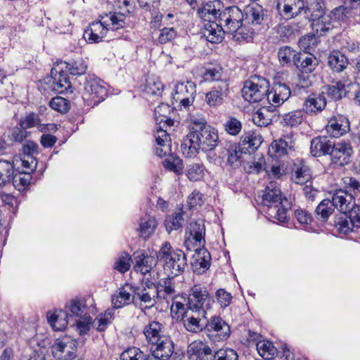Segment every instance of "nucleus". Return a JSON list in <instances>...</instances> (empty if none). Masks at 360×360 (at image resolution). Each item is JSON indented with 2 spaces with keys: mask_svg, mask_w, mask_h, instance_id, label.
<instances>
[{
  "mask_svg": "<svg viewBox=\"0 0 360 360\" xmlns=\"http://www.w3.org/2000/svg\"><path fill=\"white\" fill-rule=\"evenodd\" d=\"M49 106L60 113L67 112L70 108V101L61 96L53 98L49 102Z\"/></svg>",
  "mask_w": 360,
  "mask_h": 360,
  "instance_id": "13d9d810",
  "label": "nucleus"
},
{
  "mask_svg": "<svg viewBox=\"0 0 360 360\" xmlns=\"http://www.w3.org/2000/svg\"><path fill=\"white\" fill-rule=\"evenodd\" d=\"M214 360H238L237 352L230 348H221L217 351L214 356Z\"/></svg>",
  "mask_w": 360,
  "mask_h": 360,
  "instance_id": "0e129e2a",
  "label": "nucleus"
},
{
  "mask_svg": "<svg viewBox=\"0 0 360 360\" xmlns=\"http://www.w3.org/2000/svg\"><path fill=\"white\" fill-rule=\"evenodd\" d=\"M226 32L219 22H207L202 32L206 39L213 44L222 41L224 35Z\"/></svg>",
  "mask_w": 360,
  "mask_h": 360,
  "instance_id": "393cba45",
  "label": "nucleus"
},
{
  "mask_svg": "<svg viewBox=\"0 0 360 360\" xmlns=\"http://www.w3.org/2000/svg\"><path fill=\"white\" fill-rule=\"evenodd\" d=\"M85 94L89 96L95 103L103 101L107 96V89L104 82L101 79L92 77L86 80L84 84Z\"/></svg>",
  "mask_w": 360,
  "mask_h": 360,
  "instance_id": "ddd939ff",
  "label": "nucleus"
},
{
  "mask_svg": "<svg viewBox=\"0 0 360 360\" xmlns=\"http://www.w3.org/2000/svg\"><path fill=\"white\" fill-rule=\"evenodd\" d=\"M298 52L288 46H284L279 49L278 51V58L282 65L290 66L293 64L295 57Z\"/></svg>",
  "mask_w": 360,
  "mask_h": 360,
  "instance_id": "a18cd8bd",
  "label": "nucleus"
},
{
  "mask_svg": "<svg viewBox=\"0 0 360 360\" xmlns=\"http://www.w3.org/2000/svg\"><path fill=\"white\" fill-rule=\"evenodd\" d=\"M214 304L213 299L209 296L206 287L195 285L191 290L186 306L183 303L175 301L171 306V312L179 315H185L186 309L193 313L205 315L210 311Z\"/></svg>",
  "mask_w": 360,
  "mask_h": 360,
  "instance_id": "f03ea898",
  "label": "nucleus"
},
{
  "mask_svg": "<svg viewBox=\"0 0 360 360\" xmlns=\"http://www.w3.org/2000/svg\"><path fill=\"white\" fill-rule=\"evenodd\" d=\"M196 86L193 82H179L175 85L174 99L179 102L185 108L191 105L194 101L196 94Z\"/></svg>",
  "mask_w": 360,
  "mask_h": 360,
  "instance_id": "0eeeda50",
  "label": "nucleus"
},
{
  "mask_svg": "<svg viewBox=\"0 0 360 360\" xmlns=\"http://www.w3.org/2000/svg\"><path fill=\"white\" fill-rule=\"evenodd\" d=\"M77 341L70 337L57 339L51 347L53 356L58 360L73 359L76 356Z\"/></svg>",
  "mask_w": 360,
  "mask_h": 360,
  "instance_id": "423d86ee",
  "label": "nucleus"
},
{
  "mask_svg": "<svg viewBox=\"0 0 360 360\" xmlns=\"http://www.w3.org/2000/svg\"><path fill=\"white\" fill-rule=\"evenodd\" d=\"M274 106H262L252 115L253 122L258 127H266L269 125L275 117Z\"/></svg>",
  "mask_w": 360,
  "mask_h": 360,
  "instance_id": "c756f323",
  "label": "nucleus"
},
{
  "mask_svg": "<svg viewBox=\"0 0 360 360\" xmlns=\"http://www.w3.org/2000/svg\"><path fill=\"white\" fill-rule=\"evenodd\" d=\"M262 138L255 134H246L240 138V146L244 153L255 152L261 145Z\"/></svg>",
  "mask_w": 360,
  "mask_h": 360,
  "instance_id": "f704fd0d",
  "label": "nucleus"
},
{
  "mask_svg": "<svg viewBox=\"0 0 360 360\" xmlns=\"http://www.w3.org/2000/svg\"><path fill=\"white\" fill-rule=\"evenodd\" d=\"M228 93L229 83L226 80H221L206 94L205 101L210 107H217L223 103Z\"/></svg>",
  "mask_w": 360,
  "mask_h": 360,
  "instance_id": "2eb2a0df",
  "label": "nucleus"
},
{
  "mask_svg": "<svg viewBox=\"0 0 360 360\" xmlns=\"http://www.w3.org/2000/svg\"><path fill=\"white\" fill-rule=\"evenodd\" d=\"M18 173L13 174V179L11 182H13V184L15 187H18V189L20 190L30 184L32 176L31 173L26 170L22 169V171H20L18 169Z\"/></svg>",
  "mask_w": 360,
  "mask_h": 360,
  "instance_id": "3c124183",
  "label": "nucleus"
},
{
  "mask_svg": "<svg viewBox=\"0 0 360 360\" xmlns=\"http://www.w3.org/2000/svg\"><path fill=\"white\" fill-rule=\"evenodd\" d=\"M333 142L326 137H315L311 141L310 153L314 157L329 155Z\"/></svg>",
  "mask_w": 360,
  "mask_h": 360,
  "instance_id": "bb28decb",
  "label": "nucleus"
},
{
  "mask_svg": "<svg viewBox=\"0 0 360 360\" xmlns=\"http://www.w3.org/2000/svg\"><path fill=\"white\" fill-rule=\"evenodd\" d=\"M311 179L310 169L305 165L296 167L292 173V180L297 184H307Z\"/></svg>",
  "mask_w": 360,
  "mask_h": 360,
  "instance_id": "c03bdc74",
  "label": "nucleus"
},
{
  "mask_svg": "<svg viewBox=\"0 0 360 360\" xmlns=\"http://www.w3.org/2000/svg\"><path fill=\"white\" fill-rule=\"evenodd\" d=\"M53 89L63 93L71 87V83L67 74L63 70H58L56 68L51 70Z\"/></svg>",
  "mask_w": 360,
  "mask_h": 360,
  "instance_id": "cd10ccee",
  "label": "nucleus"
},
{
  "mask_svg": "<svg viewBox=\"0 0 360 360\" xmlns=\"http://www.w3.org/2000/svg\"><path fill=\"white\" fill-rule=\"evenodd\" d=\"M311 27L317 34L323 35V33L328 31L330 28V18L329 15L323 14L321 17L317 19L311 20Z\"/></svg>",
  "mask_w": 360,
  "mask_h": 360,
  "instance_id": "09e8293b",
  "label": "nucleus"
},
{
  "mask_svg": "<svg viewBox=\"0 0 360 360\" xmlns=\"http://www.w3.org/2000/svg\"><path fill=\"white\" fill-rule=\"evenodd\" d=\"M153 345L150 349L151 355L158 360H167L174 352L173 342L167 338H163L160 342Z\"/></svg>",
  "mask_w": 360,
  "mask_h": 360,
  "instance_id": "4be33fe9",
  "label": "nucleus"
},
{
  "mask_svg": "<svg viewBox=\"0 0 360 360\" xmlns=\"http://www.w3.org/2000/svg\"><path fill=\"white\" fill-rule=\"evenodd\" d=\"M276 8L282 18L290 20L302 13L303 0H277Z\"/></svg>",
  "mask_w": 360,
  "mask_h": 360,
  "instance_id": "f8f14e48",
  "label": "nucleus"
},
{
  "mask_svg": "<svg viewBox=\"0 0 360 360\" xmlns=\"http://www.w3.org/2000/svg\"><path fill=\"white\" fill-rule=\"evenodd\" d=\"M326 130L330 136L338 138L349 130V120L341 115L333 116L329 120Z\"/></svg>",
  "mask_w": 360,
  "mask_h": 360,
  "instance_id": "f3484780",
  "label": "nucleus"
},
{
  "mask_svg": "<svg viewBox=\"0 0 360 360\" xmlns=\"http://www.w3.org/2000/svg\"><path fill=\"white\" fill-rule=\"evenodd\" d=\"M257 350L259 354L266 360L273 359L277 354V349L269 340L257 342Z\"/></svg>",
  "mask_w": 360,
  "mask_h": 360,
  "instance_id": "79ce46f5",
  "label": "nucleus"
},
{
  "mask_svg": "<svg viewBox=\"0 0 360 360\" xmlns=\"http://www.w3.org/2000/svg\"><path fill=\"white\" fill-rule=\"evenodd\" d=\"M146 355L140 349L131 347L124 350L120 355V360H144Z\"/></svg>",
  "mask_w": 360,
  "mask_h": 360,
  "instance_id": "680f3d73",
  "label": "nucleus"
},
{
  "mask_svg": "<svg viewBox=\"0 0 360 360\" xmlns=\"http://www.w3.org/2000/svg\"><path fill=\"white\" fill-rule=\"evenodd\" d=\"M218 22L227 33L234 34L238 41L252 38L255 34L252 29L245 27L244 14L238 6H229L220 11Z\"/></svg>",
  "mask_w": 360,
  "mask_h": 360,
  "instance_id": "7ed1b4c3",
  "label": "nucleus"
},
{
  "mask_svg": "<svg viewBox=\"0 0 360 360\" xmlns=\"http://www.w3.org/2000/svg\"><path fill=\"white\" fill-rule=\"evenodd\" d=\"M66 311V315H69L71 313L72 315H79L83 314L84 315H89V314H94L95 309L94 307H88L86 304V300L83 298H74L68 302L65 307ZM64 311L61 309H53V310L49 311L46 315H58L61 314Z\"/></svg>",
  "mask_w": 360,
  "mask_h": 360,
  "instance_id": "1a4fd4ad",
  "label": "nucleus"
},
{
  "mask_svg": "<svg viewBox=\"0 0 360 360\" xmlns=\"http://www.w3.org/2000/svg\"><path fill=\"white\" fill-rule=\"evenodd\" d=\"M205 168L202 164L193 163L189 165L186 169V175L191 181H199L204 176Z\"/></svg>",
  "mask_w": 360,
  "mask_h": 360,
  "instance_id": "4d7b16f0",
  "label": "nucleus"
},
{
  "mask_svg": "<svg viewBox=\"0 0 360 360\" xmlns=\"http://www.w3.org/2000/svg\"><path fill=\"white\" fill-rule=\"evenodd\" d=\"M150 286L149 290H147L146 288L143 289L136 288V295L142 302L147 304L146 308H149L153 305L155 297H160L156 285L154 283H150Z\"/></svg>",
  "mask_w": 360,
  "mask_h": 360,
  "instance_id": "4c0bfd02",
  "label": "nucleus"
},
{
  "mask_svg": "<svg viewBox=\"0 0 360 360\" xmlns=\"http://www.w3.org/2000/svg\"><path fill=\"white\" fill-rule=\"evenodd\" d=\"M154 136L158 145L155 149V154L158 157L162 158L170 151L169 145L168 143L170 141V138L166 130L162 129L161 127L157 129Z\"/></svg>",
  "mask_w": 360,
  "mask_h": 360,
  "instance_id": "7c9ffc66",
  "label": "nucleus"
},
{
  "mask_svg": "<svg viewBox=\"0 0 360 360\" xmlns=\"http://www.w3.org/2000/svg\"><path fill=\"white\" fill-rule=\"evenodd\" d=\"M262 202L269 208L274 205H281L282 202H288L287 199L282 198L280 188L276 183L271 181L266 187L262 194Z\"/></svg>",
  "mask_w": 360,
  "mask_h": 360,
  "instance_id": "6ab92c4d",
  "label": "nucleus"
},
{
  "mask_svg": "<svg viewBox=\"0 0 360 360\" xmlns=\"http://www.w3.org/2000/svg\"><path fill=\"white\" fill-rule=\"evenodd\" d=\"M186 234L188 240L193 241L196 245H201L205 243V226L202 221H192L186 228Z\"/></svg>",
  "mask_w": 360,
  "mask_h": 360,
  "instance_id": "c85d7f7f",
  "label": "nucleus"
},
{
  "mask_svg": "<svg viewBox=\"0 0 360 360\" xmlns=\"http://www.w3.org/2000/svg\"><path fill=\"white\" fill-rule=\"evenodd\" d=\"M162 330V326L158 321H153L145 328L144 335L151 344L158 343L162 339L161 338Z\"/></svg>",
  "mask_w": 360,
  "mask_h": 360,
  "instance_id": "ea45409f",
  "label": "nucleus"
},
{
  "mask_svg": "<svg viewBox=\"0 0 360 360\" xmlns=\"http://www.w3.org/2000/svg\"><path fill=\"white\" fill-rule=\"evenodd\" d=\"M187 217L186 212L182 209H179L176 212L167 215L165 219V226L167 231L170 233L172 231L178 230L181 228Z\"/></svg>",
  "mask_w": 360,
  "mask_h": 360,
  "instance_id": "2f4dec72",
  "label": "nucleus"
},
{
  "mask_svg": "<svg viewBox=\"0 0 360 360\" xmlns=\"http://www.w3.org/2000/svg\"><path fill=\"white\" fill-rule=\"evenodd\" d=\"M131 262V259L129 255L127 252H123L115 262V269L120 273H125L130 269Z\"/></svg>",
  "mask_w": 360,
  "mask_h": 360,
  "instance_id": "774afa93",
  "label": "nucleus"
},
{
  "mask_svg": "<svg viewBox=\"0 0 360 360\" xmlns=\"http://www.w3.org/2000/svg\"><path fill=\"white\" fill-rule=\"evenodd\" d=\"M348 65V58L339 51H332L327 58V65L333 73L342 72Z\"/></svg>",
  "mask_w": 360,
  "mask_h": 360,
  "instance_id": "b1692460",
  "label": "nucleus"
},
{
  "mask_svg": "<svg viewBox=\"0 0 360 360\" xmlns=\"http://www.w3.org/2000/svg\"><path fill=\"white\" fill-rule=\"evenodd\" d=\"M293 65L302 73H311L318 66L317 58L307 52H298L297 57L293 60Z\"/></svg>",
  "mask_w": 360,
  "mask_h": 360,
  "instance_id": "aec40b11",
  "label": "nucleus"
},
{
  "mask_svg": "<svg viewBox=\"0 0 360 360\" xmlns=\"http://www.w3.org/2000/svg\"><path fill=\"white\" fill-rule=\"evenodd\" d=\"M228 163L232 167H238L240 165V154L243 153L241 148L236 144H231L227 148Z\"/></svg>",
  "mask_w": 360,
  "mask_h": 360,
  "instance_id": "8fccbe9b",
  "label": "nucleus"
},
{
  "mask_svg": "<svg viewBox=\"0 0 360 360\" xmlns=\"http://www.w3.org/2000/svg\"><path fill=\"white\" fill-rule=\"evenodd\" d=\"M205 328L210 333V337L217 336L218 341L229 335V326L220 316H213L210 321L206 320Z\"/></svg>",
  "mask_w": 360,
  "mask_h": 360,
  "instance_id": "a211bd4d",
  "label": "nucleus"
},
{
  "mask_svg": "<svg viewBox=\"0 0 360 360\" xmlns=\"http://www.w3.org/2000/svg\"><path fill=\"white\" fill-rule=\"evenodd\" d=\"M108 29L100 21L93 22L84 30L83 37L89 43H98L106 36Z\"/></svg>",
  "mask_w": 360,
  "mask_h": 360,
  "instance_id": "412c9836",
  "label": "nucleus"
},
{
  "mask_svg": "<svg viewBox=\"0 0 360 360\" xmlns=\"http://www.w3.org/2000/svg\"><path fill=\"white\" fill-rule=\"evenodd\" d=\"M66 68L70 75L79 76L84 75L87 69V65L82 58L78 57L66 63Z\"/></svg>",
  "mask_w": 360,
  "mask_h": 360,
  "instance_id": "de8ad7c7",
  "label": "nucleus"
},
{
  "mask_svg": "<svg viewBox=\"0 0 360 360\" xmlns=\"http://www.w3.org/2000/svg\"><path fill=\"white\" fill-rule=\"evenodd\" d=\"M295 134L292 131L283 134L271 144L270 150L276 157H282L295 150Z\"/></svg>",
  "mask_w": 360,
  "mask_h": 360,
  "instance_id": "9d476101",
  "label": "nucleus"
},
{
  "mask_svg": "<svg viewBox=\"0 0 360 360\" xmlns=\"http://www.w3.org/2000/svg\"><path fill=\"white\" fill-rule=\"evenodd\" d=\"M264 169L270 178L279 179L285 174L284 164H281L278 161L266 165Z\"/></svg>",
  "mask_w": 360,
  "mask_h": 360,
  "instance_id": "864d4df0",
  "label": "nucleus"
},
{
  "mask_svg": "<svg viewBox=\"0 0 360 360\" xmlns=\"http://www.w3.org/2000/svg\"><path fill=\"white\" fill-rule=\"evenodd\" d=\"M290 89L285 84H275L271 91H268L266 98L271 106L276 107L282 105L290 96Z\"/></svg>",
  "mask_w": 360,
  "mask_h": 360,
  "instance_id": "dca6fc26",
  "label": "nucleus"
},
{
  "mask_svg": "<svg viewBox=\"0 0 360 360\" xmlns=\"http://www.w3.org/2000/svg\"><path fill=\"white\" fill-rule=\"evenodd\" d=\"M40 118L35 112H30L25 117H22L18 124L20 127L24 128L25 130L39 125Z\"/></svg>",
  "mask_w": 360,
  "mask_h": 360,
  "instance_id": "052dcab7",
  "label": "nucleus"
},
{
  "mask_svg": "<svg viewBox=\"0 0 360 360\" xmlns=\"http://www.w3.org/2000/svg\"><path fill=\"white\" fill-rule=\"evenodd\" d=\"M158 259H159L158 257H155L143 253L138 254L136 257L134 269L136 271H140L142 274H146L156 266Z\"/></svg>",
  "mask_w": 360,
  "mask_h": 360,
  "instance_id": "72a5a7b5",
  "label": "nucleus"
},
{
  "mask_svg": "<svg viewBox=\"0 0 360 360\" xmlns=\"http://www.w3.org/2000/svg\"><path fill=\"white\" fill-rule=\"evenodd\" d=\"M158 226V221L153 216L146 214L140 219L138 231L145 240L153 235Z\"/></svg>",
  "mask_w": 360,
  "mask_h": 360,
  "instance_id": "473e14b6",
  "label": "nucleus"
},
{
  "mask_svg": "<svg viewBox=\"0 0 360 360\" xmlns=\"http://www.w3.org/2000/svg\"><path fill=\"white\" fill-rule=\"evenodd\" d=\"M157 290L160 297L165 298V296L171 295L174 293V283L172 278H167L162 279L159 282V284L156 285Z\"/></svg>",
  "mask_w": 360,
  "mask_h": 360,
  "instance_id": "603ef678",
  "label": "nucleus"
},
{
  "mask_svg": "<svg viewBox=\"0 0 360 360\" xmlns=\"http://www.w3.org/2000/svg\"><path fill=\"white\" fill-rule=\"evenodd\" d=\"M218 132L214 128L205 127L198 131H190L184 138L181 150L188 158L195 156L199 150L212 151L219 144Z\"/></svg>",
  "mask_w": 360,
  "mask_h": 360,
  "instance_id": "f257e3e1",
  "label": "nucleus"
},
{
  "mask_svg": "<svg viewBox=\"0 0 360 360\" xmlns=\"http://www.w3.org/2000/svg\"><path fill=\"white\" fill-rule=\"evenodd\" d=\"M335 225L340 233L347 234L348 233L353 231L354 228L356 227L354 223L345 215V217H340L335 221Z\"/></svg>",
  "mask_w": 360,
  "mask_h": 360,
  "instance_id": "e2e57ef3",
  "label": "nucleus"
},
{
  "mask_svg": "<svg viewBox=\"0 0 360 360\" xmlns=\"http://www.w3.org/2000/svg\"><path fill=\"white\" fill-rule=\"evenodd\" d=\"M282 202L281 205H274L269 208L268 214L271 217H274L280 222H285L288 219L287 212L288 208Z\"/></svg>",
  "mask_w": 360,
  "mask_h": 360,
  "instance_id": "bf43d9fd",
  "label": "nucleus"
},
{
  "mask_svg": "<svg viewBox=\"0 0 360 360\" xmlns=\"http://www.w3.org/2000/svg\"><path fill=\"white\" fill-rule=\"evenodd\" d=\"M213 2L207 3L198 9L199 17L207 22H218V12Z\"/></svg>",
  "mask_w": 360,
  "mask_h": 360,
  "instance_id": "58836bf2",
  "label": "nucleus"
},
{
  "mask_svg": "<svg viewBox=\"0 0 360 360\" xmlns=\"http://www.w3.org/2000/svg\"><path fill=\"white\" fill-rule=\"evenodd\" d=\"M204 319L195 318L194 316H182L186 328L191 332L197 333L205 328L206 325V316Z\"/></svg>",
  "mask_w": 360,
  "mask_h": 360,
  "instance_id": "49530a36",
  "label": "nucleus"
},
{
  "mask_svg": "<svg viewBox=\"0 0 360 360\" xmlns=\"http://www.w3.org/2000/svg\"><path fill=\"white\" fill-rule=\"evenodd\" d=\"M187 353L190 357L194 356L197 359H203L212 354V348L201 340H195L188 347Z\"/></svg>",
  "mask_w": 360,
  "mask_h": 360,
  "instance_id": "c9c22d12",
  "label": "nucleus"
},
{
  "mask_svg": "<svg viewBox=\"0 0 360 360\" xmlns=\"http://www.w3.org/2000/svg\"><path fill=\"white\" fill-rule=\"evenodd\" d=\"M222 68L221 66H214L207 68L203 73V78L205 82L220 81L222 75Z\"/></svg>",
  "mask_w": 360,
  "mask_h": 360,
  "instance_id": "338daca9",
  "label": "nucleus"
},
{
  "mask_svg": "<svg viewBox=\"0 0 360 360\" xmlns=\"http://www.w3.org/2000/svg\"><path fill=\"white\" fill-rule=\"evenodd\" d=\"M157 257L164 263V270L172 278L183 273L187 266V258L184 252L180 249H174L169 242H165L162 245Z\"/></svg>",
  "mask_w": 360,
  "mask_h": 360,
  "instance_id": "20e7f679",
  "label": "nucleus"
},
{
  "mask_svg": "<svg viewBox=\"0 0 360 360\" xmlns=\"http://www.w3.org/2000/svg\"><path fill=\"white\" fill-rule=\"evenodd\" d=\"M269 89L268 80L255 75L245 82L242 95L244 99L249 103H257L266 96Z\"/></svg>",
  "mask_w": 360,
  "mask_h": 360,
  "instance_id": "39448f33",
  "label": "nucleus"
},
{
  "mask_svg": "<svg viewBox=\"0 0 360 360\" xmlns=\"http://www.w3.org/2000/svg\"><path fill=\"white\" fill-rule=\"evenodd\" d=\"M326 7L323 0H310L304 2L302 13L310 21L325 14Z\"/></svg>",
  "mask_w": 360,
  "mask_h": 360,
  "instance_id": "a878e982",
  "label": "nucleus"
},
{
  "mask_svg": "<svg viewBox=\"0 0 360 360\" xmlns=\"http://www.w3.org/2000/svg\"><path fill=\"white\" fill-rule=\"evenodd\" d=\"M164 86L158 78L149 77L146 80L145 92L147 94L160 96L161 95Z\"/></svg>",
  "mask_w": 360,
  "mask_h": 360,
  "instance_id": "5fc2aeb1",
  "label": "nucleus"
},
{
  "mask_svg": "<svg viewBox=\"0 0 360 360\" xmlns=\"http://www.w3.org/2000/svg\"><path fill=\"white\" fill-rule=\"evenodd\" d=\"M303 113L302 110H296L285 113L282 116L281 123L285 127H297L303 120Z\"/></svg>",
  "mask_w": 360,
  "mask_h": 360,
  "instance_id": "37998d69",
  "label": "nucleus"
},
{
  "mask_svg": "<svg viewBox=\"0 0 360 360\" xmlns=\"http://www.w3.org/2000/svg\"><path fill=\"white\" fill-rule=\"evenodd\" d=\"M332 203L335 208L345 214L354 206V196L347 189L335 190L332 196Z\"/></svg>",
  "mask_w": 360,
  "mask_h": 360,
  "instance_id": "4468645a",
  "label": "nucleus"
},
{
  "mask_svg": "<svg viewBox=\"0 0 360 360\" xmlns=\"http://www.w3.org/2000/svg\"><path fill=\"white\" fill-rule=\"evenodd\" d=\"M352 148L347 142L335 143L330 149V156L332 162L337 167H342L349 162Z\"/></svg>",
  "mask_w": 360,
  "mask_h": 360,
  "instance_id": "9b49d317",
  "label": "nucleus"
},
{
  "mask_svg": "<svg viewBox=\"0 0 360 360\" xmlns=\"http://www.w3.org/2000/svg\"><path fill=\"white\" fill-rule=\"evenodd\" d=\"M244 24L252 25H260L264 20V13L262 7L258 4L247 6L244 11Z\"/></svg>",
  "mask_w": 360,
  "mask_h": 360,
  "instance_id": "5701e85b",
  "label": "nucleus"
},
{
  "mask_svg": "<svg viewBox=\"0 0 360 360\" xmlns=\"http://www.w3.org/2000/svg\"><path fill=\"white\" fill-rule=\"evenodd\" d=\"M195 263L204 269H208L210 266L211 256L210 252L205 248L195 250Z\"/></svg>",
  "mask_w": 360,
  "mask_h": 360,
  "instance_id": "6e6d98bb",
  "label": "nucleus"
},
{
  "mask_svg": "<svg viewBox=\"0 0 360 360\" xmlns=\"http://www.w3.org/2000/svg\"><path fill=\"white\" fill-rule=\"evenodd\" d=\"M224 129L230 135L236 136L241 131L242 124L238 119L230 117L224 123Z\"/></svg>",
  "mask_w": 360,
  "mask_h": 360,
  "instance_id": "69168bd1",
  "label": "nucleus"
},
{
  "mask_svg": "<svg viewBox=\"0 0 360 360\" xmlns=\"http://www.w3.org/2000/svg\"><path fill=\"white\" fill-rule=\"evenodd\" d=\"M131 292H134L136 295V288L129 284H126L120 289L119 295L112 296V303L113 307L116 309L120 308L125 304H129L131 299Z\"/></svg>",
  "mask_w": 360,
  "mask_h": 360,
  "instance_id": "e433bc0d",
  "label": "nucleus"
},
{
  "mask_svg": "<svg viewBox=\"0 0 360 360\" xmlns=\"http://www.w3.org/2000/svg\"><path fill=\"white\" fill-rule=\"evenodd\" d=\"M327 101L324 91L309 94L302 104L303 112L309 116L321 113L326 107Z\"/></svg>",
  "mask_w": 360,
  "mask_h": 360,
  "instance_id": "6e6552de",
  "label": "nucleus"
},
{
  "mask_svg": "<svg viewBox=\"0 0 360 360\" xmlns=\"http://www.w3.org/2000/svg\"><path fill=\"white\" fill-rule=\"evenodd\" d=\"M334 208L332 200L329 199L323 200L315 210L316 218L321 221H327L333 212Z\"/></svg>",
  "mask_w": 360,
  "mask_h": 360,
  "instance_id": "a19ab883",
  "label": "nucleus"
}]
</instances>
